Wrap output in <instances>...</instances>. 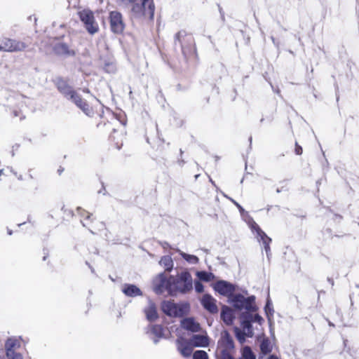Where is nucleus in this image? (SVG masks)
Returning a JSON list of instances; mask_svg holds the SVG:
<instances>
[{
  "label": "nucleus",
  "mask_w": 359,
  "mask_h": 359,
  "mask_svg": "<svg viewBox=\"0 0 359 359\" xmlns=\"http://www.w3.org/2000/svg\"><path fill=\"white\" fill-rule=\"evenodd\" d=\"M55 51L60 55H73L74 53L73 50H69L67 44L60 43L55 46Z\"/></svg>",
  "instance_id": "393cba45"
},
{
  "label": "nucleus",
  "mask_w": 359,
  "mask_h": 359,
  "mask_svg": "<svg viewBox=\"0 0 359 359\" xmlns=\"http://www.w3.org/2000/svg\"><path fill=\"white\" fill-rule=\"evenodd\" d=\"M27 48V45L21 41L12 40L7 38L0 39V50L14 52L21 51Z\"/></svg>",
  "instance_id": "9b49d317"
},
{
  "label": "nucleus",
  "mask_w": 359,
  "mask_h": 359,
  "mask_svg": "<svg viewBox=\"0 0 359 359\" xmlns=\"http://www.w3.org/2000/svg\"><path fill=\"white\" fill-rule=\"evenodd\" d=\"M234 331H235L236 336L238 340L239 341V342L241 344L244 343L245 341V337H247L244 334V332L238 327H236L234 329Z\"/></svg>",
  "instance_id": "7c9ffc66"
},
{
  "label": "nucleus",
  "mask_w": 359,
  "mask_h": 359,
  "mask_svg": "<svg viewBox=\"0 0 359 359\" xmlns=\"http://www.w3.org/2000/svg\"><path fill=\"white\" fill-rule=\"evenodd\" d=\"M163 311L169 316H182L189 311L187 304H177L171 301H165L162 303Z\"/></svg>",
  "instance_id": "6e6552de"
},
{
  "label": "nucleus",
  "mask_w": 359,
  "mask_h": 359,
  "mask_svg": "<svg viewBox=\"0 0 359 359\" xmlns=\"http://www.w3.org/2000/svg\"><path fill=\"white\" fill-rule=\"evenodd\" d=\"M228 198L238 208L240 212L242 213L244 212V209L242 208V206L238 203L236 201H234L233 198L228 197Z\"/></svg>",
  "instance_id": "c9c22d12"
},
{
  "label": "nucleus",
  "mask_w": 359,
  "mask_h": 359,
  "mask_svg": "<svg viewBox=\"0 0 359 359\" xmlns=\"http://www.w3.org/2000/svg\"><path fill=\"white\" fill-rule=\"evenodd\" d=\"M77 213L82 218L81 222H82L83 226H87L90 224V222L92 221V219H91L92 214L89 213L88 212L86 211L85 210H83L81 208H78Z\"/></svg>",
  "instance_id": "b1692460"
},
{
  "label": "nucleus",
  "mask_w": 359,
  "mask_h": 359,
  "mask_svg": "<svg viewBox=\"0 0 359 359\" xmlns=\"http://www.w3.org/2000/svg\"><path fill=\"white\" fill-rule=\"evenodd\" d=\"M167 245H168V243H165L163 245V248L167 247Z\"/></svg>",
  "instance_id": "a19ab883"
},
{
  "label": "nucleus",
  "mask_w": 359,
  "mask_h": 359,
  "mask_svg": "<svg viewBox=\"0 0 359 359\" xmlns=\"http://www.w3.org/2000/svg\"><path fill=\"white\" fill-rule=\"evenodd\" d=\"M57 88L67 99L74 102L87 116H91L93 114L92 108L65 81H59Z\"/></svg>",
  "instance_id": "f03ea898"
},
{
  "label": "nucleus",
  "mask_w": 359,
  "mask_h": 359,
  "mask_svg": "<svg viewBox=\"0 0 359 359\" xmlns=\"http://www.w3.org/2000/svg\"><path fill=\"white\" fill-rule=\"evenodd\" d=\"M268 359H278V358L276 356L272 355Z\"/></svg>",
  "instance_id": "58836bf2"
},
{
  "label": "nucleus",
  "mask_w": 359,
  "mask_h": 359,
  "mask_svg": "<svg viewBox=\"0 0 359 359\" xmlns=\"http://www.w3.org/2000/svg\"><path fill=\"white\" fill-rule=\"evenodd\" d=\"M159 264L165 268V270L167 271H171L173 268V261L170 255H165L161 258L159 261Z\"/></svg>",
  "instance_id": "5701e85b"
},
{
  "label": "nucleus",
  "mask_w": 359,
  "mask_h": 359,
  "mask_svg": "<svg viewBox=\"0 0 359 359\" xmlns=\"http://www.w3.org/2000/svg\"><path fill=\"white\" fill-rule=\"evenodd\" d=\"M171 283V276L167 278L163 273H161L153 280V290L157 294H162L166 291L169 294L172 295Z\"/></svg>",
  "instance_id": "0eeeda50"
},
{
  "label": "nucleus",
  "mask_w": 359,
  "mask_h": 359,
  "mask_svg": "<svg viewBox=\"0 0 359 359\" xmlns=\"http://www.w3.org/2000/svg\"><path fill=\"white\" fill-rule=\"evenodd\" d=\"M144 313L149 321H154L158 318L156 307L151 300L149 301L148 306L144 309Z\"/></svg>",
  "instance_id": "aec40b11"
},
{
  "label": "nucleus",
  "mask_w": 359,
  "mask_h": 359,
  "mask_svg": "<svg viewBox=\"0 0 359 359\" xmlns=\"http://www.w3.org/2000/svg\"><path fill=\"white\" fill-rule=\"evenodd\" d=\"M203 306L211 313L218 311L216 300L210 294H204L201 300Z\"/></svg>",
  "instance_id": "f3484780"
},
{
  "label": "nucleus",
  "mask_w": 359,
  "mask_h": 359,
  "mask_svg": "<svg viewBox=\"0 0 359 359\" xmlns=\"http://www.w3.org/2000/svg\"><path fill=\"white\" fill-rule=\"evenodd\" d=\"M194 359H208V356L204 351H196L193 355Z\"/></svg>",
  "instance_id": "2f4dec72"
},
{
  "label": "nucleus",
  "mask_w": 359,
  "mask_h": 359,
  "mask_svg": "<svg viewBox=\"0 0 359 359\" xmlns=\"http://www.w3.org/2000/svg\"><path fill=\"white\" fill-rule=\"evenodd\" d=\"M221 318L226 325L232 324L234 319L233 310L226 306H224L222 309Z\"/></svg>",
  "instance_id": "6ab92c4d"
},
{
  "label": "nucleus",
  "mask_w": 359,
  "mask_h": 359,
  "mask_svg": "<svg viewBox=\"0 0 359 359\" xmlns=\"http://www.w3.org/2000/svg\"><path fill=\"white\" fill-rule=\"evenodd\" d=\"M255 297H245L242 294H236L231 298V303L234 308L238 310L245 309L248 311H256L257 306L255 304Z\"/></svg>",
  "instance_id": "39448f33"
},
{
  "label": "nucleus",
  "mask_w": 359,
  "mask_h": 359,
  "mask_svg": "<svg viewBox=\"0 0 359 359\" xmlns=\"http://www.w3.org/2000/svg\"><path fill=\"white\" fill-rule=\"evenodd\" d=\"M272 346L268 339H264L260 345L261 351L263 353L266 354L271 351Z\"/></svg>",
  "instance_id": "c85d7f7f"
},
{
  "label": "nucleus",
  "mask_w": 359,
  "mask_h": 359,
  "mask_svg": "<svg viewBox=\"0 0 359 359\" xmlns=\"http://www.w3.org/2000/svg\"><path fill=\"white\" fill-rule=\"evenodd\" d=\"M120 4L130 8L135 18L153 19L155 6L153 0H118Z\"/></svg>",
  "instance_id": "f257e3e1"
},
{
  "label": "nucleus",
  "mask_w": 359,
  "mask_h": 359,
  "mask_svg": "<svg viewBox=\"0 0 359 359\" xmlns=\"http://www.w3.org/2000/svg\"><path fill=\"white\" fill-rule=\"evenodd\" d=\"M151 338L156 344L158 342V339L163 337V329L161 325H152L150 329Z\"/></svg>",
  "instance_id": "412c9836"
},
{
  "label": "nucleus",
  "mask_w": 359,
  "mask_h": 359,
  "mask_svg": "<svg viewBox=\"0 0 359 359\" xmlns=\"http://www.w3.org/2000/svg\"><path fill=\"white\" fill-rule=\"evenodd\" d=\"M214 289L220 294L224 296H230L235 290L234 286L225 281L219 280L214 285Z\"/></svg>",
  "instance_id": "ddd939ff"
},
{
  "label": "nucleus",
  "mask_w": 359,
  "mask_h": 359,
  "mask_svg": "<svg viewBox=\"0 0 359 359\" xmlns=\"http://www.w3.org/2000/svg\"><path fill=\"white\" fill-rule=\"evenodd\" d=\"M243 332L248 337H251L253 335V331L251 325V323L248 320H245L242 322Z\"/></svg>",
  "instance_id": "a878e982"
},
{
  "label": "nucleus",
  "mask_w": 359,
  "mask_h": 359,
  "mask_svg": "<svg viewBox=\"0 0 359 359\" xmlns=\"http://www.w3.org/2000/svg\"><path fill=\"white\" fill-rule=\"evenodd\" d=\"M295 153L297 155H301L302 154V148L300 146H299L297 143L295 147Z\"/></svg>",
  "instance_id": "e433bc0d"
},
{
  "label": "nucleus",
  "mask_w": 359,
  "mask_h": 359,
  "mask_svg": "<svg viewBox=\"0 0 359 359\" xmlns=\"http://www.w3.org/2000/svg\"><path fill=\"white\" fill-rule=\"evenodd\" d=\"M78 15L89 34H94L99 31V25L95 21L94 14L91 11L84 9L79 11Z\"/></svg>",
  "instance_id": "423d86ee"
},
{
  "label": "nucleus",
  "mask_w": 359,
  "mask_h": 359,
  "mask_svg": "<svg viewBox=\"0 0 359 359\" xmlns=\"http://www.w3.org/2000/svg\"><path fill=\"white\" fill-rule=\"evenodd\" d=\"M217 352H235L233 339L226 330L221 332L220 338L217 341Z\"/></svg>",
  "instance_id": "9d476101"
},
{
  "label": "nucleus",
  "mask_w": 359,
  "mask_h": 359,
  "mask_svg": "<svg viewBox=\"0 0 359 359\" xmlns=\"http://www.w3.org/2000/svg\"><path fill=\"white\" fill-rule=\"evenodd\" d=\"M175 251L189 264H197L199 262V259L196 255L185 253L178 248Z\"/></svg>",
  "instance_id": "4be33fe9"
},
{
  "label": "nucleus",
  "mask_w": 359,
  "mask_h": 359,
  "mask_svg": "<svg viewBox=\"0 0 359 359\" xmlns=\"http://www.w3.org/2000/svg\"><path fill=\"white\" fill-rule=\"evenodd\" d=\"M189 340L194 347H207L210 344V338L206 332L201 334H194Z\"/></svg>",
  "instance_id": "2eb2a0df"
},
{
  "label": "nucleus",
  "mask_w": 359,
  "mask_h": 359,
  "mask_svg": "<svg viewBox=\"0 0 359 359\" xmlns=\"http://www.w3.org/2000/svg\"><path fill=\"white\" fill-rule=\"evenodd\" d=\"M194 287L195 290L198 293H201L203 291V285L200 281L195 282Z\"/></svg>",
  "instance_id": "f704fd0d"
},
{
  "label": "nucleus",
  "mask_w": 359,
  "mask_h": 359,
  "mask_svg": "<svg viewBox=\"0 0 359 359\" xmlns=\"http://www.w3.org/2000/svg\"><path fill=\"white\" fill-rule=\"evenodd\" d=\"M264 311H265L266 315L267 316V317L269 318L273 313V304L269 297L266 300V304L264 307Z\"/></svg>",
  "instance_id": "c756f323"
},
{
  "label": "nucleus",
  "mask_w": 359,
  "mask_h": 359,
  "mask_svg": "<svg viewBox=\"0 0 359 359\" xmlns=\"http://www.w3.org/2000/svg\"><path fill=\"white\" fill-rule=\"evenodd\" d=\"M196 276L201 280L205 282L211 281L215 278L213 273L206 271H198Z\"/></svg>",
  "instance_id": "bb28decb"
},
{
  "label": "nucleus",
  "mask_w": 359,
  "mask_h": 359,
  "mask_svg": "<svg viewBox=\"0 0 359 359\" xmlns=\"http://www.w3.org/2000/svg\"><path fill=\"white\" fill-rule=\"evenodd\" d=\"M123 293L127 297H135L142 294L141 290L135 285L125 284L122 287Z\"/></svg>",
  "instance_id": "a211bd4d"
},
{
  "label": "nucleus",
  "mask_w": 359,
  "mask_h": 359,
  "mask_svg": "<svg viewBox=\"0 0 359 359\" xmlns=\"http://www.w3.org/2000/svg\"><path fill=\"white\" fill-rule=\"evenodd\" d=\"M4 170H0V176L3 174Z\"/></svg>",
  "instance_id": "ea45409f"
},
{
  "label": "nucleus",
  "mask_w": 359,
  "mask_h": 359,
  "mask_svg": "<svg viewBox=\"0 0 359 359\" xmlns=\"http://www.w3.org/2000/svg\"><path fill=\"white\" fill-rule=\"evenodd\" d=\"M176 344L178 351L184 357H189L191 355L193 346L190 344V340L188 341L183 337H180L177 338Z\"/></svg>",
  "instance_id": "4468645a"
},
{
  "label": "nucleus",
  "mask_w": 359,
  "mask_h": 359,
  "mask_svg": "<svg viewBox=\"0 0 359 359\" xmlns=\"http://www.w3.org/2000/svg\"><path fill=\"white\" fill-rule=\"evenodd\" d=\"M24 341L21 337H12L5 343L6 355L8 359H24L22 351L24 349Z\"/></svg>",
  "instance_id": "20e7f679"
},
{
  "label": "nucleus",
  "mask_w": 359,
  "mask_h": 359,
  "mask_svg": "<svg viewBox=\"0 0 359 359\" xmlns=\"http://www.w3.org/2000/svg\"><path fill=\"white\" fill-rule=\"evenodd\" d=\"M167 245H168V243H165L163 245V248L167 247Z\"/></svg>",
  "instance_id": "79ce46f5"
},
{
  "label": "nucleus",
  "mask_w": 359,
  "mask_h": 359,
  "mask_svg": "<svg viewBox=\"0 0 359 359\" xmlns=\"http://www.w3.org/2000/svg\"><path fill=\"white\" fill-rule=\"evenodd\" d=\"M183 33L182 32H179L176 34V39H177L179 40L180 39V36Z\"/></svg>",
  "instance_id": "4c0bfd02"
},
{
  "label": "nucleus",
  "mask_w": 359,
  "mask_h": 359,
  "mask_svg": "<svg viewBox=\"0 0 359 359\" xmlns=\"http://www.w3.org/2000/svg\"><path fill=\"white\" fill-rule=\"evenodd\" d=\"M181 326L183 329L191 332H198L201 330L200 323L194 318L190 317L182 319Z\"/></svg>",
  "instance_id": "dca6fc26"
},
{
  "label": "nucleus",
  "mask_w": 359,
  "mask_h": 359,
  "mask_svg": "<svg viewBox=\"0 0 359 359\" xmlns=\"http://www.w3.org/2000/svg\"><path fill=\"white\" fill-rule=\"evenodd\" d=\"M250 319L249 320L250 321V323L251 322H257L258 323L261 324L263 320L262 318L258 314H255L254 316H250Z\"/></svg>",
  "instance_id": "72a5a7b5"
},
{
  "label": "nucleus",
  "mask_w": 359,
  "mask_h": 359,
  "mask_svg": "<svg viewBox=\"0 0 359 359\" xmlns=\"http://www.w3.org/2000/svg\"><path fill=\"white\" fill-rule=\"evenodd\" d=\"M172 295L177 292L187 293L193 288V280L189 272L184 271L177 275L176 277L171 276Z\"/></svg>",
  "instance_id": "7ed1b4c3"
},
{
  "label": "nucleus",
  "mask_w": 359,
  "mask_h": 359,
  "mask_svg": "<svg viewBox=\"0 0 359 359\" xmlns=\"http://www.w3.org/2000/svg\"><path fill=\"white\" fill-rule=\"evenodd\" d=\"M109 20L111 31L114 33H121L124 29V23L122 15L118 11H111L109 13Z\"/></svg>",
  "instance_id": "f8f14e48"
},
{
  "label": "nucleus",
  "mask_w": 359,
  "mask_h": 359,
  "mask_svg": "<svg viewBox=\"0 0 359 359\" xmlns=\"http://www.w3.org/2000/svg\"><path fill=\"white\" fill-rule=\"evenodd\" d=\"M248 225L256 236L258 242L262 243L266 255L269 257L270 252L269 244L271 239L267 236V235L259 228V225L253 219H251L249 221Z\"/></svg>",
  "instance_id": "1a4fd4ad"
},
{
  "label": "nucleus",
  "mask_w": 359,
  "mask_h": 359,
  "mask_svg": "<svg viewBox=\"0 0 359 359\" xmlns=\"http://www.w3.org/2000/svg\"><path fill=\"white\" fill-rule=\"evenodd\" d=\"M234 352H219V359H235L233 356Z\"/></svg>",
  "instance_id": "473e14b6"
},
{
  "label": "nucleus",
  "mask_w": 359,
  "mask_h": 359,
  "mask_svg": "<svg viewBox=\"0 0 359 359\" xmlns=\"http://www.w3.org/2000/svg\"><path fill=\"white\" fill-rule=\"evenodd\" d=\"M240 359H255V356L248 346L243 348Z\"/></svg>",
  "instance_id": "cd10ccee"
}]
</instances>
